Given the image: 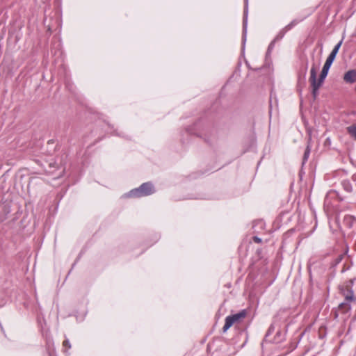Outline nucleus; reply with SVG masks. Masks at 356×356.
I'll list each match as a JSON object with an SVG mask.
<instances>
[{"instance_id":"obj_1","label":"nucleus","mask_w":356,"mask_h":356,"mask_svg":"<svg viewBox=\"0 0 356 356\" xmlns=\"http://www.w3.org/2000/svg\"><path fill=\"white\" fill-rule=\"evenodd\" d=\"M154 193V188L150 182H145L138 188L130 191L126 195L129 197H140L149 195Z\"/></svg>"},{"instance_id":"obj_2","label":"nucleus","mask_w":356,"mask_h":356,"mask_svg":"<svg viewBox=\"0 0 356 356\" xmlns=\"http://www.w3.org/2000/svg\"><path fill=\"white\" fill-rule=\"evenodd\" d=\"M245 309L240 311L238 313L227 316L225 318V325L222 327L223 332H227L232 325L240 323L246 316Z\"/></svg>"},{"instance_id":"obj_3","label":"nucleus","mask_w":356,"mask_h":356,"mask_svg":"<svg viewBox=\"0 0 356 356\" xmlns=\"http://www.w3.org/2000/svg\"><path fill=\"white\" fill-rule=\"evenodd\" d=\"M340 47L341 46H334V48L327 58L319 76L321 81H324L325 79L327 76L329 70L334 62Z\"/></svg>"},{"instance_id":"obj_4","label":"nucleus","mask_w":356,"mask_h":356,"mask_svg":"<svg viewBox=\"0 0 356 356\" xmlns=\"http://www.w3.org/2000/svg\"><path fill=\"white\" fill-rule=\"evenodd\" d=\"M316 75L317 72L315 66H312L310 70V76L309 79V81L311 84V87L312 88V94L314 99L316 98V97L318 95V90L321 87L322 84L324 81H321V79L318 78V80H316Z\"/></svg>"},{"instance_id":"obj_5","label":"nucleus","mask_w":356,"mask_h":356,"mask_svg":"<svg viewBox=\"0 0 356 356\" xmlns=\"http://www.w3.org/2000/svg\"><path fill=\"white\" fill-rule=\"evenodd\" d=\"M340 293L344 297L345 300H348L352 302H355L356 298L352 288L349 285L343 286L339 288Z\"/></svg>"},{"instance_id":"obj_6","label":"nucleus","mask_w":356,"mask_h":356,"mask_svg":"<svg viewBox=\"0 0 356 356\" xmlns=\"http://www.w3.org/2000/svg\"><path fill=\"white\" fill-rule=\"evenodd\" d=\"M346 83H353L356 81V70H350L346 72L343 76Z\"/></svg>"},{"instance_id":"obj_7","label":"nucleus","mask_w":356,"mask_h":356,"mask_svg":"<svg viewBox=\"0 0 356 356\" xmlns=\"http://www.w3.org/2000/svg\"><path fill=\"white\" fill-rule=\"evenodd\" d=\"M350 302V301L344 300L343 302L340 303L338 307L339 311L343 314L349 312L351 309Z\"/></svg>"},{"instance_id":"obj_8","label":"nucleus","mask_w":356,"mask_h":356,"mask_svg":"<svg viewBox=\"0 0 356 356\" xmlns=\"http://www.w3.org/2000/svg\"><path fill=\"white\" fill-rule=\"evenodd\" d=\"M49 172L50 173L54 172V170H51V168H55V169H61V171H60V172L59 173L58 176H60V175L63 174V172H64V168H63L61 167V165H60V164H58L56 161H54V162H50V163H49Z\"/></svg>"},{"instance_id":"obj_9","label":"nucleus","mask_w":356,"mask_h":356,"mask_svg":"<svg viewBox=\"0 0 356 356\" xmlns=\"http://www.w3.org/2000/svg\"><path fill=\"white\" fill-rule=\"evenodd\" d=\"M348 134L356 140V124H353L347 127Z\"/></svg>"},{"instance_id":"obj_10","label":"nucleus","mask_w":356,"mask_h":356,"mask_svg":"<svg viewBox=\"0 0 356 356\" xmlns=\"http://www.w3.org/2000/svg\"><path fill=\"white\" fill-rule=\"evenodd\" d=\"M310 152H311V144H309V143H308L306 149L304 152V155H303V159H302L303 163H305L308 160V158L310 154Z\"/></svg>"},{"instance_id":"obj_11","label":"nucleus","mask_w":356,"mask_h":356,"mask_svg":"<svg viewBox=\"0 0 356 356\" xmlns=\"http://www.w3.org/2000/svg\"><path fill=\"white\" fill-rule=\"evenodd\" d=\"M277 316H275L273 323L270 325V326L269 327V328L266 332V337L271 334L272 332H274L276 324H277Z\"/></svg>"},{"instance_id":"obj_12","label":"nucleus","mask_w":356,"mask_h":356,"mask_svg":"<svg viewBox=\"0 0 356 356\" xmlns=\"http://www.w3.org/2000/svg\"><path fill=\"white\" fill-rule=\"evenodd\" d=\"M284 35V33L282 32H280L277 36L276 38L272 41V42L270 43V44H273L275 42H277L279 41V39L282 38Z\"/></svg>"},{"instance_id":"obj_13","label":"nucleus","mask_w":356,"mask_h":356,"mask_svg":"<svg viewBox=\"0 0 356 356\" xmlns=\"http://www.w3.org/2000/svg\"><path fill=\"white\" fill-rule=\"evenodd\" d=\"M343 254L338 255L337 257L334 261V265L336 266L338 264H339L341 261V260L343 259Z\"/></svg>"},{"instance_id":"obj_14","label":"nucleus","mask_w":356,"mask_h":356,"mask_svg":"<svg viewBox=\"0 0 356 356\" xmlns=\"http://www.w3.org/2000/svg\"><path fill=\"white\" fill-rule=\"evenodd\" d=\"M63 346L64 348H66L67 349H70L71 348V344H70V342L68 339H65L63 343Z\"/></svg>"},{"instance_id":"obj_15","label":"nucleus","mask_w":356,"mask_h":356,"mask_svg":"<svg viewBox=\"0 0 356 356\" xmlns=\"http://www.w3.org/2000/svg\"><path fill=\"white\" fill-rule=\"evenodd\" d=\"M252 241L254 242V243H261L262 240L261 238L257 236H254L252 237Z\"/></svg>"},{"instance_id":"obj_16","label":"nucleus","mask_w":356,"mask_h":356,"mask_svg":"<svg viewBox=\"0 0 356 356\" xmlns=\"http://www.w3.org/2000/svg\"><path fill=\"white\" fill-rule=\"evenodd\" d=\"M343 186H344V188H345L346 191H352V186H351V185L349 183L344 184Z\"/></svg>"},{"instance_id":"obj_17","label":"nucleus","mask_w":356,"mask_h":356,"mask_svg":"<svg viewBox=\"0 0 356 356\" xmlns=\"http://www.w3.org/2000/svg\"><path fill=\"white\" fill-rule=\"evenodd\" d=\"M247 13H248L247 8H245V9L244 10V19H243L244 27L246 26V23H247Z\"/></svg>"},{"instance_id":"obj_18","label":"nucleus","mask_w":356,"mask_h":356,"mask_svg":"<svg viewBox=\"0 0 356 356\" xmlns=\"http://www.w3.org/2000/svg\"><path fill=\"white\" fill-rule=\"evenodd\" d=\"M307 134H308L307 143H309V144H311V142H312V131H311V129H307Z\"/></svg>"},{"instance_id":"obj_19","label":"nucleus","mask_w":356,"mask_h":356,"mask_svg":"<svg viewBox=\"0 0 356 356\" xmlns=\"http://www.w3.org/2000/svg\"><path fill=\"white\" fill-rule=\"evenodd\" d=\"M354 284V279H351L348 281V284H347L346 285H349L350 288H352V286Z\"/></svg>"},{"instance_id":"obj_20","label":"nucleus","mask_w":356,"mask_h":356,"mask_svg":"<svg viewBox=\"0 0 356 356\" xmlns=\"http://www.w3.org/2000/svg\"><path fill=\"white\" fill-rule=\"evenodd\" d=\"M296 23L294 22H291L290 24H289L286 28L290 29Z\"/></svg>"},{"instance_id":"obj_21","label":"nucleus","mask_w":356,"mask_h":356,"mask_svg":"<svg viewBox=\"0 0 356 356\" xmlns=\"http://www.w3.org/2000/svg\"><path fill=\"white\" fill-rule=\"evenodd\" d=\"M270 51H271V47H270V46H269V47H268V51H267V53H270Z\"/></svg>"},{"instance_id":"obj_22","label":"nucleus","mask_w":356,"mask_h":356,"mask_svg":"<svg viewBox=\"0 0 356 356\" xmlns=\"http://www.w3.org/2000/svg\"><path fill=\"white\" fill-rule=\"evenodd\" d=\"M337 44H339V45L342 44V40H340Z\"/></svg>"},{"instance_id":"obj_23","label":"nucleus","mask_w":356,"mask_h":356,"mask_svg":"<svg viewBox=\"0 0 356 356\" xmlns=\"http://www.w3.org/2000/svg\"><path fill=\"white\" fill-rule=\"evenodd\" d=\"M280 333H281V331H280V330H278V331L277 332V335H278V334H280Z\"/></svg>"}]
</instances>
